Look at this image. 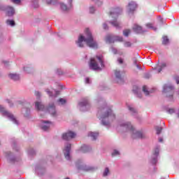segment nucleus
<instances>
[{"label":"nucleus","instance_id":"obj_1","mask_svg":"<svg viewBox=\"0 0 179 179\" xmlns=\"http://www.w3.org/2000/svg\"><path fill=\"white\" fill-rule=\"evenodd\" d=\"M85 34L87 36L86 38H85V36L82 35L80 36V37L78 38V41L77 42V44H78V47L82 48L83 47V41H85L87 45H88V47H90V48H97V43L94 42L93 36H92V33L88 28L85 29Z\"/></svg>","mask_w":179,"mask_h":179},{"label":"nucleus","instance_id":"obj_2","mask_svg":"<svg viewBox=\"0 0 179 179\" xmlns=\"http://www.w3.org/2000/svg\"><path fill=\"white\" fill-rule=\"evenodd\" d=\"M121 127H123L124 129H125L126 131H129L132 134V138L133 139H143L146 138V135L145 134L142 133L141 131H136L135 129L134 128V126L131 124V123H123L121 124Z\"/></svg>","mask_w":179,"mask_h":179},{"label":"nucleus","instance_id":"obj_3","mask_svg":"<svg viewBox=\"0 0 179 179\" xmlns=\"http://www.w3.org/2000/svg\"><path fill=\"white\" fill-rule=\"evenodd\" d=\"M90 68L93 71H97L101 69L104 66L103 63V57L101 56H96L94 58H92L90 62Z\"/></svg>","mask_w":179,"mask_h":179},{"label":"nucleus","instance_id":"obj_4","mask_svg":"<svg viewBox=\"0 0 179 179\" xmlns=\"http://www.w3.org/2000/svg\"><path fill=\"white\" fill-rule=\"evenodd\" d=\"M99 113H104L101 117L102 120L103 125H108V122H104L106 118H111L112 120H115V115L113 114V110L108 107L103 108L99 111Z\"/></svg>","mask_w":179,"mask_h":179},{"label":"nucleus","instance_id":"obj_5","mask_svg":"<svg viewBox=\"0 0 179 179\" xmlns=\"http://www.w3.org/2000/svg\"><path fill=\"white\" fill-rule=\"evenodd\" d=\"M163 93L166 94L168 99H173L174 94V87L172 85H165L163 87Z\"/></svg>","mask_w":179,"mask_h":179},{"label":"nucleus","instance_id":"obj_6","mask_svg":"<svg viewBox=\"0 0 179 179\" xmlns=\"http://www.w3.org/2000/svg\"><path fill=\"white\" fill-rule=\"evenodd\" d=\"M106 43H115V41L122 43V41H124V38H122V36H108L106 38Z\"/></svg>","mask_w":179,"mask_h":179},{"label":"nucleus","instance_id":"obj_7","mask_svg":"<svg viewBox=\"0 0 179 179\" xmlns=\"http://www.w3.org/2000/svg\"><path fill=\"white\" fill-rule=\"evenodd\" d=\"M0 111L2 113L3 115H5L6 117H8V118H10L11 121H14V122H16V119L15 118V116L6 110L4 109L3 107L0 106Z\"/></svg>","mask_w":179,"mask_h":179},{"label":"nucleus","instance_id":"obj_8","mask_svg":"<svg viewBox=\"0 0 179 179\" xmlns=\"http://www.w3.org/2000/svg\"><path fill=\"white\" fill-rule=\"evenodd\" d=\"M76 136V133L69 131L62 134V139L64 141H71V139H73Z\"/></svg>","mask_w":179,"mask_h":179},{"label":"nucleus","instance_id":"obj_9","mask_svg":"<svg viewBox=\"0 0 179 179\" xmlns=\"http://www.w3.org/2000/svg\"><path fill=\"white\" fill-rule=\"evenodd\" d=\"M47 111L52 115V117L57 116V111L55 110V105L54 103H50L47 108Z\"/></svg>","mask_w":179,"mask_h":179},{"label":"nucleus","instance_id":"obj_10","mask_svg":"<svg viewBox=\"0 0 179 179\" xmlns=\"http://www.w3.org/2000/svg\"><path fill=\"white\" fill-rule=\"evenodd\" d=\"M122 12V10L120 8H113L110 13V16H118Z\"/></svg>","mask_w":179,"mask_h":179},{"label":"nucleus","instance_id":"obj_11","mask_svg":"<svg viewBox=\"0 0 179 179\" xmlns=\"http://www.w3.org/2000/svg\"><path fill=\"white\" fill-rule=\"evenodd\" d=\"M136 3H135V1H131L128 4V9H129V12H134V10H135V9H136Z\"/></svg>","mask_w":179,"mask_h":179},{"label":"nucleus","instance_id":"obj_12","mask_svg":"<svg viewBox=\"0 0 179 179\" xmlns=\"http://www.w3.org/2000/svg\"><path fill=\"white\" fill-rule=\"evenodd\" d=\"M6 15L7 16H13L15 15V9L12 6L6 7Z\"/></svg>","mask_w":179,"mask_h":179},{"label":"nucleus","instance_id":"obj_13","mask_svg":"<svg viewBox=\"0 0 179 179\" xmlns=\"http://www.w3.org/2000/svg\"><path fill=\"white\" fill-rule=\"evenodd\" d=\"M43 124H45L41 127L43 131H48V129H50V127H51V125L52 124V123L49 121H43Z\"/></svg>","mask_w":179,"mask_h":179},{"label":"nucleus","instance_id":"obj_14","mask_svg":"<svg viewBox=\"0 0 179 179\" xmlns=\"http://www.w3.org/2000/svg\"><path fill=\"white\" fill-rule=\"evenodd\" d=\"M66 154H64L65 158L69 160V152H71V144H67L64 149Z\"/></svg>","mask_w":179,"mask_h":179},{"label":"nucleus","instance_id":"obj_15","mask_svg":"<svg viewBox=\"0 0 179 179\" xmlns=\"http://www.w3.org/2000/svg\"><path fill=\"white\" fill-rule=\"evenodd\" d=\"M133 30L134 31H135L136 33H142V27L138 25V24H134V26L133 27Z\"/></svg>","mask_w":179,"mask_h":179},{"label":"nucleus","instance_id":"obj_16","mask_svg":"<svg viewBox=\"0 0 179 179\" xmlns=\"http://www.w3.org/2000/svg\"><path fill=\"white\" fill-rule=\"evenodd\" d=\"M35 107L38 111L44 110V106L41 102H36Z\"/></svg>","mask_w":179,"mask_h":179},{"label":"nucleus","instance_id":"obj_17","mask_svg":"<svg viewBox=\"0 0 179 179\" xmlns=\"http://www.w3.org/2000/svg\"><path fill=\"white\" fill-rule=\"evenodd\" d=\"M115 75L117 79H118V81H117L118 83H120V82H122V78L121 77V73L120 71L115 70Z\"/></svg>","mask_w":179,"mask_h":179},{"label":"nucleus","instance_id":"obj_18","mask_svg":"<svg viewBox=\"0 0 179 179\" xmlns=\"http://www.w3.org/2000/svg\"><path fill=\"white\" fill-rule=\"evenodd\" d=\"M88 136H91V138H92L93 141H96V139H97V136H99V133L90 132L88 134Z\"/></svg>","mask_w":179,"mask_h":179},{"label":"nucleus","instance_id":"obj_19","mask_svg":"<svg viewBox=\"0 0 179 179\" xmlns=\"http://www.w3.org/2000/svg\"><path fill=\"white\" fill-rule=\"evenodd\" d=\"M9 77L10 79H13V80H19V79H20V77H19L17 74H9Z\"/></svg>","mask_w":179,"mask_h":179},{"label":"nucleus","instance_id":"obj_20","mask_svg":"<svg viewBox=\"0 0 179 179\" xmlns=\"http://www.w3.org/2000/svg\"><path fill=\"white\" fill-rule=\"evenodd\" d=\"M110 24H113L114 27H116L117 29H120L121 27L120 26V22H118L117 20L111 21Z\"/></svg>","mask_w":179,"mask_h":179},{"label":"nucleus","instance_id":"obj_21","mask_svg":"<svg viewBox=\"0 0 179 179\" xmlns=\"http://www.w3.org/2000/svg\"><path fill=\"white\" fill-rule=\"evenodd\" d=\"M145 26L146 27H148V29H152V30H154V31H156L157 30V28L153 27V24L152 23H147Z\"/></svg>","mask_w":179,"mask_h":179},{"label":"nucleus","instance_id":"obj_22","mask_svg":"<svg viewBox=\"0 0 179 179\" xmlns=\"http://www.w3.org/2000/svg\"><path fill=\"white\" fill-rule=\"evenodd\" d=\"M129 34H131V29H124L123 31V35L124 36V37H128Z\"/></svg>","mask_w":179,"mask_h":179},{"label":"nucleus","instance_id":"obj_23","mask_svg":"<svg viewBox=\"0 0 179 179\" xmlns=\"http://www.w3.org/2000/svg\"><path fill=\"white\" fill-rule=\"evenodd\" d=\"M162 44L164 45H166V44H169V38L167 36L163 37Z\"/></svg>","mask_w":179,"mask_h":179},{"label":"nucleus","instance_id":"obj_24","mask_svg":"<svg viewBox=\"0 0 179 179\" xmlns=\"http://www.w3.org/2000/svg\"><path fill=\"white\" fill-rule=\"evenodd\" d=\"M143 93H145V96H149V91L148 90V87H146V85H144L143 87Z\"/></svg>","mask_w":179,"mask_h":179},{"label":"nucleus","instance_id":"obj_25","mask_svg":"<svg viewBox=\"0 0 179 179\" xmlns=\"http://www.w3.org/2000/svg\"><path fill=\"white\" fill-rule=\"evenodd\" d=\"M166 63H162L160 68L158 69V73H160L162 72V71H163V69H164V68H166Z\"/></svg>","mask_w":179,"mask_h":179},{"label":"nucleus","instance_id":"obj_26","mask_svg":"<svg viewBox=\"0 0 179 179\" xmlns=\"http://www.w3.org/2000/svg\"><path fill=\"white\" fill-rule=\"evenodd\" d=\"M80 106H81V107H83L85 106H87V104H89V102L87 101V99H85L84 101L80 102Z\"/></svg>","mask_w":179,"mask_h":179},{"label":"nucleus","instance_id":"obj_27","mask_svg":"<svg viewBox=\"0 0 179 179\" xmlns=\"http://www.w3.org/2000/svg\"><path fill=\"white\" fill-rule=\"evenodd\" d=\"M156 131H157V135H160V134L162 133V131H163V128L160 127H156Z\"/></svg>","mask_w":179,"mask_h":179},{"label":"nucleus","instance_id":"obj_28","mask_svg":"<svg viewBox=\"0 0 179 179\" xmlns=\"http://www.w3.org/2000/svg\"><path fill=\"white\" fill-rule=\"evenodd\" d=\"M7 24H9L10 26H15V21L14 20H8L6 21Z\"/></svg>","mask_w":179,"mask_h":179},{"label":"nucleus","instance_id":"obj_29","mask_svg":"<svg viewBox=\"0 0 179 179\" xmlns=\"http://www.w3.org/2000/svg\"><path fill=\"white\" fill-rule=\"evenodd\" d=\"M109 173H110V169H108V168H106L103 172V177H107Z\"/></svg>","mask_w":179,"mask_h":179},{"label":"nucleus","instance_id":"obj_30","mask_svg":"<svg viewBox=\"0 0 179 179\" xmlns=\"http://www.w3.org/2000/svg\"><path fill=\"white\" fill-rule=\"evenodd\" d=\"M82 149L83 150V153H86V152H89V147H87V145L83 146Z\"/></svg>","mask_w":179,"mask_h":179},{"label":"nucleus","instance_id":"obj_31","mask_svg":"<svg viewBox=\"0 0 179 179\" xmlns=\"http://www.w3.org/2000/svg\"><path fill=\"white\" fill-rule=\"evenodd\" d=\"M60 6H61V8L62 9V10H68V7L66 6V5H65L64 3H61Z\"/></svg>","mask_w":179,"mask_h":179},{"label":"nucleus","instance_id":"obj_32","mask_svg":"<svg viewBox=\"0 0 179 179\" xmlns=\"http://www.w3.org/2000/svg\"><path fill=\"white\" fill-rule=\"evenodd\" d=\"M58 102L60 103L61 104H65V103H66V100L61 98L58 100Z\"/></svg>","mask_w":179,"mask_h":179},{"label":"nucleus","instance_id":"obj_33","mask_svg":"<svg viewBox=\"0 0 179 179\" xmlns=\"http://www.w3.org/2000/svg\"><path fill=\"white\" fill-rule=\"evenodd\" d=\"M132 44L129 41H127L124 43V47H131Z\"/></svg>","mask_w":179,"mask_h":179},{"label":"nucleus","instance_id":"obj_34","mask_svg":"<svg viewBox=\"0 0 179 179\" xmlns=\"http://www.w3.org/2000/svg\"><path fill=\"white\" fill-rule=\"evenodd\" d=\"M118 155H120V152H118V150H115L112 153V156H117Z\"/></svg>","mask_w":179,"mask_h":179},{"label":"nucleus","instance_id":"obj_35","mask_svg":"<svg viewBox=\"0 0 179 179\" xmlns=\"http://www.w3.org/2000/svg\"><path fill=\"white\" fill-rule=\"evenodd\" d=\"M10 161L11 163H15V162H19V159L17 158H11Z\"/></svg>","mask_w":179,"mask_h":179},{"label":"nucleus","instance_id":"obj_36","mask_svg":"<svg viewBox=\"0 0 179 179\" xmlns=\"http://www.w3.org/2000/svg\"><path fill=\"white\" fill-rule=\"evenodd\" d=\"M11 1L16 5H19V3H20V0H11Z\"/></svg>","mask_w":179,"mask_h":179},{"label":"nucleus","instance_id":"obj_37","mask_svg":"<svg viewBox=\"0 0 179 179\" xmlns=\"http://www.w3.org/2000/svg\"><path fill=\"white\" fill-rule=\"evenodd\" d=\"M129 110H130V111H131V113H137L136 112V110H135V108H132V107H131V106H129Z\"/></svg>","mask_w":179,"mask_h":179},{"label":"nucleus","instance_id":"obj_38","mask_svg":"<svg viewBox=\"0 0 179 179\" xmlns=\"http://www.w3.org/2000/svg\"><path fill=\"white\" fill-rule=\"evenodd\" d=\"M94 7H93V6H91L90 8V13H94Z\"/></svg>","mask_w":179,"mask_h":179},{"label":"nucleus","instance_id":"obj_39","mask_svg":"<svg viewBox=\"0 0 179 179\" xmlns=\"http://www.w3.org/2000/svg\"><path fill=\"white\" fill-rule=\"evenodd\" d=\"M12 155L11 152H5L6 157H9Z\"/></svg>","mask_w":179,"mask_h":179},{"label":"nucleus","instance_id":"obj_40","mask_svg":"<svg viewBox=\"0 0 179 179\" xmlns=\"http://www.w3.org/2000/svg\"><path fill=\"white\" fill-rule=\"evenodd\" d=\"M169 114H174V109L171 108L168 110Z\"/></svg>","mask_w":179,"mask_h":179},{"label":"nucleus","instance_id":"obj_41","mask_svg":"<svg viewBox=\"0 0 179 179\" xmlns=\"http://www.w3.org/2000/svg\"><path fill=\"white\" fill-rule=\"evenodd\" d=\"M119 64H124V60L122 58H119L117 59Z\"/></svg>","mask_w":179,"mask_h":179},{"label":"nucleus","instance_id":"obj_42","mask_svg":"<svg viewBox=\"0 0 179 179\" xmlns=\"http://www.w3.org/2000/svg\"><path fill=\"white\" fill-rule=\"evenodd\" d=\"M154 155H155V156H157V155H159V148H157L155 150Z\"/></svg>","mask_w":179,"mask_h":179},{"label":"nucleus","instance_id":"obj_43","mask_svg":"<svg viewBox=\"0 0 179 179\" xmlns=\"http://www.w3.org/2000/svg\"><path fill=\"white\" fill-rule=\"evenodd\" d=\"M103 27L105 30H107V29H108V26L106 24H103Z\"/></svg>","mask_w":179,"mask_h":179},{"label":"nucleus","instance_id":"obj_44","mask_svg":"<svg viewBox=\"0 0 179 179\" xmlns=\"http://www.w3.org/2000/svg\"><path fill=\"white\" fill-rule=\"evenodd\" d=\"M7 102L8 103V104H10V107H13V104H12V102L10 101V100L7 99Z\"/></svg>","mask_w":179,"mask_h":179},{"label":"nucleus","instance_id":"obj_45","mask_svg":"<svg viewBox=\"0 0 179 179\" xmlns=\"http://www.w3.org/2000/svg\"><path fill=\"white\" fill-rule=\"evenodd\" d=\"M46 92L49 94V96H52L51 92H50V90H46Z\"/></svg>","mask_w":179,"mask_h":179},{"label":"nucleus","instance_id":"obj_46","mask_svg":"<svg viewBox=\"0 0 179 179\" xmlns=\"http://www.w3.org/2000/svg\"><path fill=\"white\" fill-rule=\"evenodd\" d=\"M48 5L52 3V0H47Z\"/></svg>","mask_w":179,"mask_h":179},{"label":"nucleus","instance_id":"obj_47","mask_svg":"<svg viewBox=\"0 0 179 179\" xmlns=\"http://www.w3.org/2000/svg\"><path fill=\"white\" fill-rule=\"evenodd\" d=\"M175 79H176V83L179 85V77H176L175 78Z\"/></svg>","mask_w":179,"mask_h":179},{"label":"nucleus","instance_id":"obj_48","mask_svg":"<svg viewBox=\"0 0 179 179\" xmlns=\"http://www.w3.org/2000/svg\"><path fill=\"white\" fill-rule=\"evenodd\" d=\"M145 79H149V78H150V75L146 74V75L145 76Z\"/></svg>","mask_w":179,"mask_h":179},{"label":"nucleus","instance_id":"obj_49","mask_svg":"<svg viewBox=\"0 0 179 179\" xmlns=\"http://www.w3.org/2000/svg\"><path fill=\"white\" fill-rule=\"evenodd\" d=\"M35 94H36V96H37V97H40V92H36Z\"/></svg>","mask_w":179,"mask_h":179},{"label":"nucleus","instance_id":"obj_50","mask_svg":"<svg viewBox=\"0 0 179 179\" xmlns=\"http://www.w3.org/2000/svg\"><path fill=\"white\" fill-rule=\"evenodd\" d=\"M90 80L89 79V78H87L85 80L86 83H90Z\"/></svg>","mask_w":179,"mask_h":179},{"label":"nucleus","instance_id":"obj_51","mask_svg":"<svg viewBox=\"0 0 179 179\" xmlns=\"http://www.w3.org/2000/svg\"><path fill=\"white\" fill-rule=\"evenodd\" d=\"M156 162H157V159H154L152 161L153 164H156Z\"/></svg>","mask_w":179,"mask_h":179},{"label":"nucleus","instance_id":"obj_52","mask_svg":"<svg viewBox=\"0 0 179 179\" xmlns=\"http://www.w3.org/2000/svg\"><path fill=\"white\" fill-rule=\"evenodd\" d=\"M159 142H163V138H159Z\"/></svg>","mask_w":179,"mask_h":179},{"label":"nucleus","instance_id":"obj_53","mask_svg":"<svg viewBox=\"0 0 179 179\" xmlns=\"http://www.w3.org/2000/svg\"><path fill=\"white\" fill-rule=\"evenodd\" d=\"M57 94H59V91H56Z\"/></svg>","mask_w":179,"mask_h":179},{"label":"nucleus","instance_id":"obj_54","mask_svg":"<svg viewBox=\"0 0 179 179\" xmlns=\"http://www.w3.org/2000/svg\"><path fill=\"white\" fill-rule=\"evenodd\" d=\"M88 170H93V168H89Z\"/></svg>","mask_w":179,"mask_h":179},{"label":"nucleus","instance_id":"obj_55","mask_svg":"<svg viewBox=\"0 0 179 179\" xmlns=\"http://www.w3.org/2000/svg\"><path fill=\"white\" fill-rule=\"evenodd\" d=\"M134 64H136V60L134 61Z\"/></svg>","mask_w":179,"mask_h":179},{"label":"nucleus","instance_id":"obj_56","mask_svg":"<svg viewBox=\"0 0 179 179\" xmlns=\"http://www.w3.org/2000/svg\"><path fill=\"white\" fill-rule=\"evenodd\" d=\"M65 179H69V178H66Z\"/></svg>","mask_w":179,"mask_h":179},{"label":"nucleus","instance_id":"obj_57","mask_svg":"<svg viewBox=\"0 0 179 179\" xmlns=\"http://www.w3.org/2000/svg\"><path fill=\"white\" fill-rule=\"evenodd\" d=\"M92 1H94V0H92Z\"/></svg>","mask_w":179,"mask_h":179}]
</instances>
